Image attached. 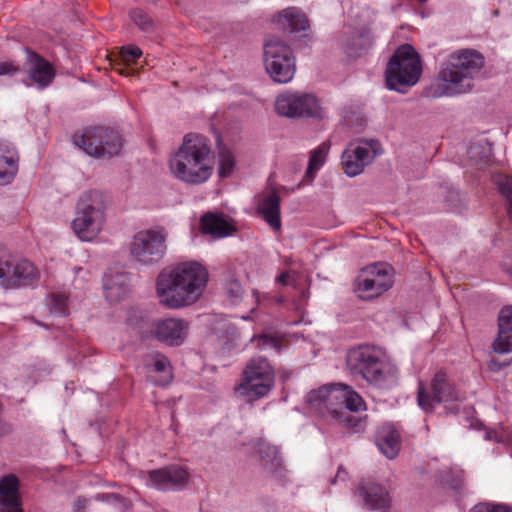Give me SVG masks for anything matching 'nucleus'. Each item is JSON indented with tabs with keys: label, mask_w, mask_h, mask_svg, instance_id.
Masks as SVG:
<instances>
[{
	"label": "nucleus",
	"mask_w": 512,
	"mask_h": 512,
	"mask_svg": "<svg viewBox=\"0 0 512 512\" xmlns=\"http://www.w3.org/2000/svg\"><path fill=\"white\" fill-rule=\"evenodd\" d=\"M27 74L30 80L29 85H36L39 89L49 86L54 77L53 66L36 53H29L27 59Z\"/></svg>",
	"instance_id": "19"
},
{
	"label": "nucleus",
	"mask_w": 512,
	"mask_h": 512,
	"mask_svg": "<svg viewBox=\"0 0 512 512\" xmlns=\"http://www.w3.org/2000/svg\"><path fill=\"white\" fill-rule=\"evenodd\" d=\"M340 407L339 410L360 412L366 410V403L363 398L352 387L339 383Z\"/></svg>",
	"instance_id": "32"
},
{
	"label": "nucleus",
	"mask_w": 512,
	"mask_h": 512,
	"mask_svg": "<svg viewBox=\"0 0 512 512\" xmlns=\"http://www.w3.org/2000/svg\"><path fill=\"white\" fill-rule=\"evenodd\" d=\"M253 295L256 297V299L258 298V292H254Z\"/></svg>",
	"instance_id": "50"
},
{
	"label": "nucleus",
	"mask_w": 512,
	"mask_h": 512,
	"mask_svg": "<svg viewBox=\"0 0 512 512\" xmlns=\"http://www.w3.org/2000/svg\"><path fill=\"white\" fill-rule=\"evenodd\" d=\"M167 233L164 229H144L137 232L129 246L131 257L144 265L159 262L166 253Z\"/></svg>",
	"instance_id": "13"
},
{
	"label": "nucleus",
	"mask_w": 512,
	"mask_h": 512,
	"mask_svg": "<svg viewBox=\"0 0 512 512\" xmlns=\"http://www.w3.org/2000/svg\"><path fill=\"white\" fill-rule=\"evenodd\" d=\"M470 512H512V507L506 504L479 503Z\"/></svg>",
	"instance_id": "38"
},
{
	"label": "nucleus",
	"mask_w": 512,
	"mask_h": 512,
	"mask_svg": "<svg viewBox=\"0 0 512 512\" xmlns=\"http://www.w3.org/2000/svg\"><path fill=\"white\" fill-rule=\"evenodd\" d=\"M419 2H426L427 0H418Z\"/></svg>",
	"instance_id": "51"
},
{
	"label": "nucleus",
	"mask_w": 512,
	"mask_h": 512,
	"mask_svg": "<svg viewBox=\"0 0 512 512\" xmlns=\"http://www.w3.org/2000/svg\"><path fill=\"white\" fill-rule=\"evenodd\" d=\"M18 161L15 146L8 141H0V185L12 182L18 172Z\"/></svg>",
	"instance_id": "23"
},
{
	"label": "nucleus",
	"mask_w": 512,
	"mask_h": 512,
	"mask_svg": "<svg viewBox=\"0 0 512 512\" xmlns=\"http://www.w3.org/2000/svg\"><path fill=\"white\" fill-rule=\"evenodd\" d=\"M507 364H501L499 361L497 360H491L490 361V366L493 370H501L502 368H504Z\"/></svg>",
	"instance_id": "47"
},
{
	"label": "nucleus",
	"mask_w": 512,
	"mask_h": 512,
	"mask_svg": "<svg viewBox=\"0 0 512 512\" xmlns=\"http://www.w3.org/2000/svg\"><path fill=\"white\" fill-rule=\"evenodd\" d=\"M382 153L379 141L362 139L348 145L342 154V164L349 177L361 174L376 156Z\"/></svg>",
	"instance_id": "16"
},
{
	"label": "nucleus",
	"mask_w": 512,
	"mask_h": 512,
	"mask_svg": "<svg viewBox=\"0 0 512 512\" xmlns=\"http://www.w3.org/2000/svg\"><path fill=\"white\" fill-rule=\"evenodd\" d=\"M214 166L209 140L197 133L185 135L182 144L169 159L173 177L194 186L208 182L214 173Z\"/></svg>",
	"instance_id": "3"
},
{
	"label": "nucleus",
	"mask_w": 512,
	"mask_h": 512,
	"mask_svg": "<svg viewBox=\"0 0 512 512\" xmlns=\"http://www.w3.org/2000/svg\"><path fill=\"white\" fill-rule=\"evenodd\" d=\"M465 394L456 386L453 379L444 371L435 373L429 386L419 383L417 401L422 410L429 413L435 406L444 403L451 413L458 411V404Z\"/></svg>",
	"instance_id": "6"
},
{
	"label": "nucleus",
	"mask_w": 512,
	"mask_h": 512,
	"mask_svg": "<svg viewBox=\"0 0 512 512\" xmlns=\"http://www.w3.org/2000/svg\"><path fill=\"white\" fill-rule=\"evenodd\" d=\"M485 439L486 440H494L496 442H503L504 438L496 431H486L485 433Z\"/></svg>",
	"instance_id": "43"
},
{
	"label": "nucleus",
	"mask_w": 512,
	"mask_h": 512,
	"mask_svg": "<svg viewBox=\"0 0 512 512\" xmlns=\"http://www.w3.org/2000/svg\"><path fill=\"white\" fill-rule=\"evenodd\" d=\"M498 335L493 350L498 354L512 352V306L502 308L498 316Z\"/></svg>",
	"instance_id": "22"
},
{
	"label": "nucleus",
	"mask_w": 512,
	"mask_h": 512,
	"mask_svg": "<svg viewBox=\"0 0 512 512\" xmlns=\"http://www.w3.org/2000/svg\"><path fill=\"white\" fill-rule=\"evenodd\" d=\"M393 268L386 263H375L361 269L354 281V291L362 300H372L393 285Z\"/></svg>",
	"instance_id": "11"
},
{
	"label": "nucleus",
	"mask_w": 512,
	"mask_h": 512,
	"mask_svg": "<svg viewBox=\"0 0 512 512\" xmlns=\"http://www.w3.org/2000/svg\"><path fill=\"white\" fill-rule=\"evenodd\" d=\"M372 39L367 31H354L351 34H345L340 45L343 52L348 57H359L363 55L371 46Z\"/></svg>",
	"instance_id": "27"
},
{
	"label": "nucleus",
	"mask_w": 512,
	"mask_h": 512,
	"mask_svg": "<svg viewBox=\"0 0 512 512\" xmlns=\"http://www.w3.org/2000/svg\"><path fill=\"white\" fill-rule=\"evenodd\" d=\"M208 280V271L200 262H181L159 274L157 296L160 303L168 308L188 307L201 298Z\"/></svg>",
	"instance_id": "1"
},
{
	"label": "nucleus",
	"mask_w": 512,
	"mask_h": 512,
	"mask_svg": "<svg viewBox=\"0 0 512 512\" xmlns=\"http://www.w3.org/2000/svg\"><path fill=\"white\" fill-rule=\"evenodd\" d=\"M347 478H348L347 472L342 467H339L336 477L333 480V483H337L338 481L344 482L347 480Z\"/></svg>",
	"instance_id": "44"
},
{
	"label": "nucleus",
	"mask_w": 512,
	"mask_h": 512,
	"mask_svg": "<svg viewBox=\"0 0 512 512\" xmlns=\"http://www.w3.org/2000/svg\"><path fill=\"white\" fill-rule=\"evenodd\" d=\"M20 69L18 66L14 65L10 62H1L0 63V76H13L19 73Z\"/></svg>",
	"instance_id": "41"
},
{
	"label": "nucleus",
	"mask_w": 512,
	"mask_h": 512,
	"mask_svg": "<svg viewBox=\"0 0 512 512\" xmlns=\"http://www.w3.org/2000/svg\"><path fill=\"white\" fill-rule=\"evenodd\" d=\"M39 278L35 265L10 254L0 255V286L5 289L33 286Z\"/></svg>",
	"instance_id": "14"
},
{
	"label": "nucleus",
	"mask_w": 512,
	"mask_h": 512,
	"mask_svg": "<svg viewBox=\"0 0 512 512\" xmlns=\"http://www.w3.org/2000/svg\"><path fill=\"white\" fill-rule=\"evenodd\" d=\"M277 22L287 33L305 31L309 28V21L305 14L294 7L282 11L278 16Z\"/></svg>",
	"instance_id": "30"
},
{
	"label": "nucleus",
	"mask_w": 512,
	"mask_h": 512,
	"mask_svg": "<svg viewBox=\"0 0 512 512\" xmlns=\"http://www.w3.org/2000/svg\"><path fill=\"white\" fill-rule=\"evenodd\" d=\"M145 366L149 371L161 374V378L156 381L158 385H166L171 382L172 368L166 356L160 353H152L146 356Z\"/></svg>",
	"instance_id": "31"
},
{
	"label": "nucleus",
	"mask_w": 512,
	"mask_h": 512,
	"mask_svg": "<svg viewBox=\"0 0 512 512\" xmlns=\"http://www.w3.org/2000/svg\"><path fill=\"white\" fill-rule=\"evenodd\" d=\"M307 410L322 419L326 424L358 430L361 419L339 410V383L323 385L307 393L305 398Z\"/></svg>",
	"instance_id": "5"
},
{
	"label": "nucleus",
	"mask_w": 512,
	"mask_h": 512,
	"mask_svg": "<svg viewBox=\"0 0 512 512\" xmlns=\"http://www.w3.org/2000/svg\"><path fill=\"white\" fill-rule=\"evenodd\" d=\"M273 384L274 370L266 358L259 356L247 363L236 391L249 399H258L267 395Z\"/></svg>",
	"instance_id": "10"
},
{
	"label": "nucleus",
	"mask_w": 512,
	"mask_h": 512,
	"mask_svg": "<svg viewBox=\"0 0 512 512\" xmlns=\"http://www.w3.org/2000/svg\"><path fill=\"white\" fill-rule=\"evenodd\" d=\"M421 72V61L415 49L408 44L402 45L394 52L387 65V86L404 93L407 88L418 82Z\"/></svg>",
	"instance_id": "7"
},
{
	"label": "nucleus",
	"mask_w": 512,
	"mask_h": 512,
	"mask_svg": "<svg viewBox=\"0 0 512 512\" xmlns=\"http://www.w3.org/2000/svg\"><path fill=\"white\" fill-rule=\"evenodd\" d=\"M121 54H122L124 61L134 62L136 59L141 57L142 51L137 46L128 45V46L122 48Z\"/></svg>",
	"instance_id": "40"
},
{
	"label": "nucleus",
	"mask_w": 512,
	"mask_h": 512,
	"mask_svg": "<svg viewBox=\"0 0 512 512\" xmlns=\"http://www.w3.org/2000/svg\"><path fill=\"white\" fill-rule=\"evenodd\" d=\"M328 147L326 144L320 145L311 154L309 165L306 171V178L313 179L317 171L323 166L326 160Z\"/></svg>",
	"instance_id": "35"
},
{
	"label": "nucleus",
	"mask_w": 512,
	"mask_h": 512,
	"mask_svg": "<svg viewBox=\"0 0 512 512\" xmlns=\"http://www.w3.org/2000/svg\"><path fill=\"white\" fill-rule=\"evenodd\" d=\"M346 362L352 374L360 375L373 388L389 391L399 384V370L381 347L359 345L348 351Z\"/></svg>",
	"instance_id": "4"
},
{
	"label": "nucleus",
	"mask_w": 512,
	"mask_h": 512,
	"mask_svg": "<svg viewBox=\"0 0 512 512\" xmlns=\"http://www.w3.org/2000/svg\"><path fill=\"white\" fill-rule=\"evenodd\" d=\"M47 306L50 312L56 316L68 314V296L63 292H55L48 296Z\"/></svg>",
	"instance_id": "34"
},
{
	"label": "nucleus",
	"mask_w": 512,
	"mask_h": 512,
	"mask_svg": "<svg viewBox=\"0 0 512 512\" xmlns=\"http://www.w3.org/2000/svg\"><path fill=\"white\" fill-rule=\"evenodd\" d=\"M260 464L266 473L276 478L285 476V466L277 446L271 445L265 440L258 443Z\"/></svg>",
	"instance_id": "21"
},
{
	"label": "nucleus",
	"mask_w": 512,
	"mask_h": 512,
	"mask_svg": "<svg viewBox=\"0 0 512 512\" xmlns=\"http://www.w3.org/2000/svg\"><path fill=\"white\" fill-rule=\"evenodd\" d=\"M241 286L237 282H231L229 287V294L233 301H236L241 296Z\"/></svg>",
	"instance_id": "42"
},
{
	"label": "nucleus",
	"mask_w": 512,
	"mask_h": 512,
	"mask_svg": "<svg viewBox=\"0 0 512 512\" xmlns=\"http://www.w3.org/2000/svg\"><path fill=\"white\" fill-rule=\"evenodd\" d=\"M10 431V426L0 420V438L10 433Z\"/></svg>",
	"instance_id": "45"
},
{
	"label": "nucleus",
	"mask_w": 512,
	"mask_h": 512,
	"mask_svg": "<svg viewBox=\"0 0 512 512\" xmlns=\"http://www.w3.org/2000/svg\"><path fill=\"white\" fill-rule=\"evenodd\" d=\"M483 64L484 58L476 50L453 52L442 64L437 77L424 89L423 95L438 99L469 93L473 88L474 77Z\"/></svg>",
	"instance_id": "2"
},
{
	"label": "nucleus",
	"mask_w": 512,
	"mask_h": 512,
	"mask_svg": "<svg viewBox=\"0 0 512 512\" xmlns=\"http://www.w3.org/2000/svg\"><path fill=\"white\" fill-rule=\"evenodd\" d=\"M110 499L121 500V497L116 494H107L102 497V500H110Z\"/></svg>",
	"instance_id": "48"
},
{
	"label": "nucleus",
	"mask_w": 512,
	"mask_h": 512,
	"mask_svg": "<svg viewBox=\"0 0 512 512\" xmlns=\"http://www.w3.org/2000/svg\"><path fill=\"white\" fill-rule=\"evenodd\" d=\"M375 443L380 452L388 459H394L401 447V436L390 424H384L377 430Z\"/></svg>",
	"instance_id": "25"
},
{
	"label": "nucleus",
	"mask_w": 512,
	"mask_h": 512,
	"mask_svg": "<svg viewBox=\"0 0 512 512\" xmlns=\"http://www.w3.org/2000/svg\"><path fill=\"white\" fill-rule=\"evenodd\" d=\"M500 190L502 194L506 197L507 201V213L509 219L512 221V179L505 180L501 186Z\"/></svg>",
	"instance_id": "39"
},
{
	"label": "nucleus",
	"mask_w": 512,
	"mask_h": 512,
	"mask_svg": "<svg viewBox=\"0 0 512 512\" xmlns=\"http://www.w3.org/2000/svg\"><path fill=\"white\" fill-rule=\"evenodd\" d=\"M276 112L288 118L321 117L322 109L317 98L308 93L286 92L275 101Z\"/></svg>",
	"instance_id": "15"
},
{
	"label": "nucleus",
	"mask_w": 512,
	"mask_h": 512,
	"mask_svg": "<svg viewBox=\"0 0 512 512\" xmlns=\"http://www.w3.org/2000/svg\"><path fill=\"white\" fill-rule=\"evenodd\" d=\"M85 502H86V500H85V499H82V500H81V499H79V500H78V504H79V505H81V506H83V505L85 504Z\"/></svg>",
	"instance_id": "49"
},
{
	"label": "nucleus",
	"mask_w": 512,
	"mask_h": 512,
	"mask_svg": "<svg viewBox=\"0 0 512 512\" xmlns=\"http://www.w3.org/2000/svg\"><path fill=\"white\" fill-rule=\"evenodd\" d=\"M265 68L273 81L290 82L296 72L295 57L289 46L274 38L264 45Z\"/></svg>",
	"instance_id": "12"
},
{
	"label": "nucleus",
	"mask_w": 512,
	"mask_h": 512,
	"mask_svg": "<svg viewBox=\"0 0 512 512\" xmlns=\"http://www.w3.org/2000/svg\"><path fill=\"white\" fill-rule=\"evenodd\" d=\"M364 506L373 511H381L389 507L390 498L387 491L377 484L362 485L357 492Z\"/></svg>",
	"instance_id": "26"
},
{
	"label": "nucleus",
	"mask_w": 512,
	"mask_h": 512,
	"mask_svg": "<svg viewBox=\"0 0 512 512\" xmlns=\"http://www.w3.org/2000/svg\"><path fill=\"white\" fill-rule=\"evenodd\" d=\"M259 211L263 219L275 232L281 230L280 197L275 192L268 194L262 199Z\"/></svg>",
	"instance_id": "29"
},
{
	"label": "nucleus",
	"mask_w": 512,
	"mask_h": 512,
	"mask_svg": "<svg viewBox=\"0 0 512 512\" xmlns=\"http://www.w3.org/2000/svg\"><path fill=\"white\" fill-rule=\"evenodd\" d=\"M288 278H289V273L288 272H285V273H282L281 275H279L276 279V281L278 283H281L283 285H286L288 284Z\"/></svg>",
	"instance_id": "46"
},
{
	"label": "nucleus",
	"mask_w": 512,
	"mask_h": 512,
	"mask_svg": "<svg viewBox=\"0 0 512 512\" xmlns=\"http://www.w3.org/2000/svg\"><path fill=\"white\" fill-rule=\"evenodd\" d=\"M189 474L183 468L172 465L146 473V485L160 491L181 489L188 482Z\"/></svg>",
	"instance_id": "17"
},
{
	"label": "nucleus",
	"mask_w": 512,
	"mask_h": 512,
	"mask_svg": "<svg viewBox=\"0 0 512 512\" xmlns=\"http://www.w3.org/2000/svg\"><path fill=\"white\" fill-rule=\"evenodd\" d=\"M236 156L234 152L227 148L221 147L218 152V175L220 178L229 177L235 168Z\"/></svg>",
	"instance_id": "33"
},
{
	"label": "nucleus",
	"mask_w": 512,
	"mask_h": 512,
	"mask_svg": "<svg viewBox=\"0 0 512 512\" xmlns=\"http://www.w3.org/2000/svg\"><path fill=\"white\" fill-rule=\"evenodd\" d=\"M201 230L204 234L214 239H220L232 235L236 227L231 219L224 214L208 212L201 217Z\"/></svg>",
	"instance_id": "20"
},
{
	"label": "nucleus",
	"mask_w": 512,
	"mask_h": 512,
	"mask_svg": "<svg viewBox=\"0 0 512 512\" xmlns=\"http://www.w3.org/2000/svg\"><path fill=\"white\" fill-rule=\"evenodd\" d=\"M103 289L105 297L109 302H119L129 293L130 280L128 275L124 273L106 275L104 278Z\"/></svg>",
	"instance_id": "28"
},
{
	"label": "nucleus",
	"mask_w": 512,
	"mask_h": 512,
	"mask_svg": "<svg viewBox=\"0 0 512 512\" xmlns=\"http://www.w3.org/2000/svg\"><path fill=\"white\" fill-rule=\"evenodd\" d=\"M188 333V323L182 319L168 318L155 323L153 334L170 346L182 344Z\"/></svg>",
	"instance_id": "18"
},
{
	"label": "nucleus",
	"mask_w": 512,
	"mask_h": 512,
	"mask_svg": "<svg viewBox=\"0 0 512 512\" xmlns=\"http://www.w3.org/2000/svg\"><path fill=\"white\" fill-rule=\"evenodd\" d=\"M130 18L143 31H149L153 27L151 18L140 9L132 10Z\"/></svg>",
	"instance_id": "36"
},
{
	"label": "nucleus",
	"mask_w": 512,
	"mask_h": 512,
	"mask_svg": "<svg viewBox=\"0 0 512 512\" xmlns=\"http://www.w3.org/2000/svg\"><path fill=\"white\" fill-rule=\"evenodd\" d=\"M75 145L87 155L95 158H110L118 155L123 141L118 131L108 127H91L75 137Z\"/></svg>",
	"instance_id": "9"
},
{
	"label": "nucleus",
	"mask_w": 512,
	"mask_h": 512,
	"mask_svg": "<svg viewBox=\"0 0 512 512\" xmlns=\"http://www.w3.org/2000/svg\"><path fill=\"white\" fill-rule=\"evenodd\" d=\"M101 196L96 191L84 193L76 206V217L71 227L76 236L84 242L98 237L105 223V211Z\"/></svg>",
	"instance_id": "8"
},
{
	"label": "nucleus",
	"mask_w": 512,
	"mask_h": 512,
	"mask_svg": "<svg viewBox=\"0 0 512 512\" xmlns=\"http://www.w3.org/2000/svg\"><path fill=\"white\" fill-rule=\"evenodd\" d=\"M253 341L257 342V346L262 349H274L276 352L280 351L281 341L276 337H271L268 335H259L256 338H253Z\"/></svg>",
	"instance_id": "37"
},
{
	"label": "nucleus",
	"mask_w": 512,
	"mask_h": 512,
	"mask_svg": "<svg viewBox=\"0 0 512 512\" xmlns=\"http://www.w3.org/2000/svg\"><path fill=\"white\" fill-rule=\"evenodd\" d=\"M0 512H22L15 475L9 474L0 480Z\"/></svg>",
	"instance_id": "24"
}]
</instances>
